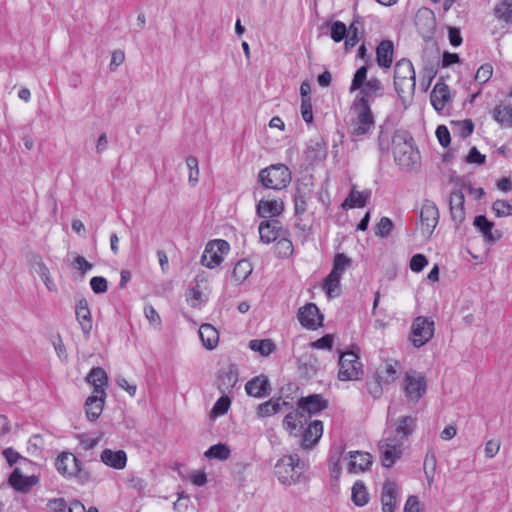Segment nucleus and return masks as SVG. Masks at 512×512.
I'll list each match as a JSON object with an SVG mask.
<instances>
[{
    "instance_id": "64",
    "label": "nucleus",
    "mask_w": 512,
    "mask_h": 512,
    "mask_svg": "<svg viewBox=\"0 0 512 512\" xmlns=\"http://www.w3.org/2000/svg\"><path fill=\"white\" fill-rule=\"evenodd\" d=\"M428 264L427 258L423 254H415L410 260V269L419 273Z\"/></svg>"
},
{
    "instance_id": "24",
    "label": "nucleus",
    "mask_w": 512,
    "mask_h": 512,
    "mask_svg": "<svg viewBox=\"0 0 512 512\" xmlns=\"http://www.w3.org/2000/svg\"><path fill=\"white\" fill-rule=\"evenodd\" d=\"M400 367L399 361L395 359H387L377 368L375 375L378 377L379 381L388 385L399 377Z\"/></svg>"
},
{
    "instance_id": "47",
    "label": "nucleus",
    "mask_w": 512,
    "mask_h": 512,
    "mask_svg": "<svg viewBox=\"0 0 512 512\" xmlns=\"http://www.w3.org/2000/svg\"><path fill=\"white\" fill-rule=\"evenodd\" d=\"M230 449L226 444L218 443L212 445L205 453L204 456L208 459H218L221 461L227 460L230 457Z\"/></svg>"
},
{
    "instance_id": "11",
    "label": "nucleus",
    "mask_w": 512,
    "mask_h": 512,
    "mask_svg": "<svg viewBox=\"0 0 512 512\" xmlns=\"http://www.w3.org/2000/svg\"><path fill=\"white\" fill-rule=\"evenodd\" d=\"M427 388L425 377L414 371H408L404 376V392L406 397L416 403L425 394Z\"/></svg>"
},
{
    "instance_id": "9",
    "label": "nucleus",
    "mask_w": 512,
    "mask_h": 512,
    "mask_svg": "<svg viewBox=\"0 0 512 512\" xmlns=\"http://www.w3.org/2000/svg\"><path fill=\"white\" fill-rule=\"evenodd\" d=\"M439 221V210L431 200H425L420 210L419 230L424 237H430Z\"/></svg>"
},
{
    "instance_id": "40",
    "label": "nucleus",
    "mask_w": 512,
    "mask_h": 512,
    "mask_svg": "<svg viewBox=\"0 0 512 512\" xmlns=\"http://www.w3.org/2000/svg\"><path fill=\"white\" fill-rule=\"evenodd\" d=\"M494 16L507 25L512 24V0H501L494 7Z\"/></svg>"
},
{
    "instance_id": "55",
    "label": "nucleus",
    "mask_w": 512,
    "mask_h": 512,
    "mask_svg": "<svg viewBox=\"0 0 512 512\" xmlns=\"http://www.w3.org/2000/svg\"><path fill=\"white\" fill-rule=\"evenodd\" d=\"M231 405V400L227 395L221 396L216 403L214 404L211 414L214 417L222 416L227 413L229 407Z\"/></svg>"
},
{
    "instance_id": "30",
    "label": "nucleus",
    "mask_w": 512,
    "mask_h": 512,
    "mask_svg": "<svg viewBox=\"0 0 512 512\" xmlns=\"http://www.w3.org/2000/svg\"><path fill=\"white\" fill-rule=\"evenodd\" d=\"M465 197L460 190H455L450 195V213L452 220L458 224L462 223L465 219L464 212Z\"/></svg>"
},
{
    "instance_id": "12",
    "label": "nucleus",
    "mask_w": 512,
    "mask_h": 512,
    "mask_svg": "<svg viewBox=\"0 0 512 512\" xmlns=\"http://www.w3.org/2000/svg\"><path fill=\"white\" fill-rule=\"evenodd\" d=\"M401 440L388 437L379 443L382 465L391 467L402 455Z\"/></svg>"
},
{
    "instance_id": "31",
    "label": "nucleus",
    "mask_w": 512,
    "mask_h": 512,
    "mask_svg": "<svg viewBox=\"0 0 512 512\" xmlns=\"http://www.w3.org/2000/svg\"><path fill=\"white\" fill-rule=\"evenodd\" d=\"M100 459L105 465L117 470L124 469L127 463V455L123 450L105 449L101 453Z\"/></svg>"
},
{
    "instance_id": "14",
    "label": "nucleus",
    "mask_w": 512,
    "mask_h": 512,
    "mask_svg": "<svg viewBox=\"0 0 512 512\" xmlns=\"http://www.w3.org/2000/svg\"><path fill=\"white\" fill-rule=\"evenodd\" d=\"M415 26L423 38H430L436 30V17L430 8H420L415 16Z\"/></svg>"
},
{
    "instance_id": "62",
    "label": "nucleus",
    "mask_w": 512,
    "mask_h": 512,
    "mask_svg": "<svg viewBox=\"0 0 512 512\" xmlns=\"http://www.w3.org/2000/svg\"><path fill=\"white\" fill-rule=\"evenodd\" d=\"M186 297L192 307H196L199 303L204 301L203 294L198 285L189 289L186 293Z\"/></svg>"
},
{
    "instance_id": "61",
    "label": "nucleus",
    "mask_w": 512,
    "mask_h": 512,
    "mask_svg": "<svg viewBox=\"0 0 512 512\" xmlns=\"http://www.w3.org/2000/svg\"><path fill=\"white\" fill-rule=\"evenodd\" d=\"M90 286L95 294L105 293L108 289L107 280L101 276H94L90 279Z\"/></svg>"
},
{
    "instance_id": "22",
    "label": "nucleus",
    "mask_w": 512,
    "mask_h": 512,
    "mask_svg": "<svg viewBox=\"0 0 512 512\" xmlns=\"http://www.w3.org/2000/svg\"><path fill=\"white\" fill-rule=\"evenodd\" d=\"M238 382V369L235 364L222 367L218 373V388L221 392H230Z\"/></svg>"
},
{
    "instance_id": "7",
    "label": "nucleus",
    "mask_w": 512,
    "mask_h": 512,
    "mask_svg": "<svg viewBox=\"0 0 512 512\" xmlns=\"http://www.w3.org/2000/svg\"><path fill=\"white\" fill-rule=\"evenodd\" d=\"M363 374L362 364L355 351H347L340 355L338 378L341 381H354Z\"/></svg>"
},
{
    "instance_id": "60",
    "label": "nucleus",
    "mask_w": 512,
    "mask_h": 512,
    "mask_svg": "<svg viewBox=\"0 0 512 512\" xmlns=\"http://www.w3.org/2000/svg\"><path fill=\"white\" fill-rule=\"evenodd\" d=\"M383 385H385L384 382L379 381V379H378V377L376 375H374L373 381H369L366 384L368 393L373 398H379L382 395V393H383V388H382Z\"/></svg>"
},
{
    "instance_id": "13",
    "label": "nucleus",
    "mask_w": 512,
    "mask_h": 512,
    "mask_svg": "<svg viewBox=\"0 0 512 512\" xmlns=\"http://www.w3.org/2000/svg\"><path fill=\"white\" fill-rule=\"evenodd\" d=\"M328 407V401L321 394L302 397L298 402L299 418L311 417Z\"/></svg>"
},
{
    "instance_id": "43",
    "label": "nucleus",
    "mask_w": 512,
    "mask_h": 512,
    "mask_svg": "<svg viewBox=\"0 0 512 512\" xmlns=\"http://www.w3.org/2000/svg\"><path fill=\"white\" fill-rule=\"evenodd\" d=\"M351 499L352 502L358 507H362L368 503L369 493L362 481L358 480L354 483L352 487Z\"/></svg>"
},
{
    "instance_id": "27",
    "label": "nucleus",
    "mask_w": 512,
    "mask_h": 512,
    "mask_svg": "<svg viewBox=\"0 0 512 512\" xmlns=\"http://www.w3.org/2000/svg\"><path fill=\"white\" fill-rule=\"evenodd\" d=\"M397 485L395 482L386 481L381 492V504L383 512H394L397 502Z\"/></svg>"
},
{
    "instance_id": "33",
    "label": "nucleus",
    "mask_w": 512,
    "mask_h": 512,
    "mask_svg": "<svg viewBox=\"0 0 512 512\" xmlns=\"http://www.w3.org/2000/svg\"><path fill=\"white\" fill-rule=\"evenodd\" d=\"M306 158L309 161L317 162L324 160L327 156V145L322 138L311 139L307 145Z\"/></svg>"
},
{
    "instance_id": "52",
    "label": "nucleus",
    "mask_w": 512,
    "mask_h": 512,
    "mask_svg": "<svg viewBox=\"0 0 512 512\" xmlns=\"http://www.w3.org/2000/svg\"><path fill=\"white\" fill-rule=\"evenodd\" d=\"M186 165L189 169V177L188 182L190 185L195 186L199 181V166H198V160L194 156H189L186 158Z\"/></svg>"
},
{
    "instance_id": "29",
    "label": "nucleus",
    "mask_w": 512,
    "mask_h": 512,
    "mask_svg": "<svg viewBox=\"0 0 512 512\" xmlns=\"http://www.w3.org/2000/svg\"><path fill=\"white\" fill-rule=\"evenodd\" d=\"M449 99L450 89L448 85L443 82L436 83L430 94V101L435 110L442 111Z\"/></svg>"
},
{
    "instance_id": "56",
    "label": "nucleus",
    "mask_w": 512,
    "mask_h": 512,
    "mask_svg": "<svg viewBox=\"0 0 512 512\" xmlns=\"http://www.w3.org/2000/svg\"><path fill=\"white\" fill-rule=\"evenodd\" d=\"M331 38L335 42H341L342 40L347 39V27L341 21H335L331 25Z\"/></svg>"
},
{
    "instance_id": "54",
    "label": "nucleus",
    "mask_w": 512,
    "mask_h": 512,
    "mask_svg": "<svg viewBox=\"0 0 512 512\" xmlns=\"http://www.w3.org/2000/svg\"><path fill=\"white\" fill-rule=\"evenodd\" d=\"M393 227L394 224L390 218L382 217L375 227V235L386 238L391 234Z\"/></svg>"
},
{
    "instance_id": "51",
    "label": "nucleus",
    "mask_w": 512,
    "mask_h": 512,
    "mask_svg": "<svg viewBox=\"0 0 512 512\" xmlns=\"http://www.w3.org/2000/svg\"><path fill=\"white\" fill-rule=\"evenodd\" d=\"M249 347L253 351L259 352L262 356H268L274 351L275 344L270 339H255L250 341Z\"/></svg>"
},
{
    "instance_id": "2",
    "label": "nucleus",
    "mask_w": 512,
    "mask_h": 512,
    "mask_svg": "<svg viewBox=\"0 0 512 512\" xmlns=\"http://www.w3.org/2000/svg\"><path fill=\"white\" fill-rule=\"evenodd\" d=\"M304 471L305 463L298 454L284 456L275 465V475L284 485L296 484Z\"/></svg>"
},
{
    "instance_id": "35",
    "label": "nucleus",
    "mask_w": 512,
    "mask_h": 512,
    "mask_svg": "<svg viewBox=\"0 0 512 512\" xmlns=\"http://www.w3.org/2000/svg\"><path fill=\"white\" fill-rule=\"evenodd\" d=\"M394 46L390 40H383L376 48V59L380 67L389 68L393 62Z\"/></svg>"
},
{
    "instance_id": "44",
    "label": "nucleus",
    "mask_w": 512,
    "mask_h": 512,
    "mask_svg": "<svg viewBox=\"0 0 512 512\" xmlns=\"http://www.w3.org/2000/svg\"><path fill=\"white\" fill-rule=\"evenodd\" d=\"M370 197V191H355L352 190L349 197L344 201L343 206L353 207H364Z\"/></svg>"
},
{
    "instance_id": "15",
    "label": "nucleus",
    "mask_w": 512,
    "mask_h": 512,
    "mask_svg": "<svg viewBox=\"0 0 512 512\" xmlns=\"http://www.w3.org/2000/svg\"><path fill=\"white\" fill-rule=\"evenodd\" d=\"M297 318L300 324L307 329H316L322 324L323 316L316 304L307 303L303 307L299 308Z\"/></svg>"
},
{
    "instance_id": "19",
    "label": "nucleus",
    "mask_w": 512,
    "mask_h": 512,
    "mask_svg": "<svg viewBox=\"0 0 512 512\" xmlns=\"http://www.w3.org/2000/svg\"><path fill=\"white\" fill-rule=\"evenodd\" d=\"M372 455L368 452L350 451L348 453L347 471L350 474H358L370 469Z\"/></svg>"
},
{
    "instance_id": "59",
    "label": "nucleus",
    "mask_w": 512,
    "mask_h": 512,
    "mask_svg": "<svg viewBox=\"0 0 512 512\" xmlns=\"http://www.w3.org/2000/svg\"><path fill=\"white\" fill-rule=\"evenodd\" d=\"M454 127L457 129L461 138H467L472 134L474 130V124L470 119L455 122Z\"/></svg>"
},
{
    "instance_id": "18",
    "label": "nucleus",
    "mask_w": 512,
    "mask_h": 512,
    "mask_svg": "<svg viewBox=\"0 0 512 512\" xmlns=\"http://www.w3.org/2000/svg\"><path fill=\"white\" fill-rule=\"evenodd\" d=\"M75 316L84 337L88 339L93 328V321L87 299L80 298L76 301Z\"/></svg>"
},
{
    "instance_id": "25",
    "label": "nucleus",
    "mask_w": 512,
    "mask_h": 512,
    "mask_svg": "<svg viewBox=\"0 0 512 512\" xmlns=\"http://www.w3.org/2000/svg\"><path fill=\"white\" fill-rule=\"evenodd\" d=\"M56 468L59 473L74 476L80 471L79 460L71 453H62L56 459Z\"/></svg>"
},
{
    "instance_id": "32",
    "label": "nucleus",
    "mask_w": 512,
    "mask_h": 512,
    "mask_svg": "<svg viewBox=\"0 0 512 512\" xmlns=\"http://www.w3.org/2000/svg\"><path fill=\"white\" fill-rule=\"evenodd\" d=\"M37 483L35 476H24L19 468H15L9 476V484L20 492H27Z\"/></svg>"
},
{
    "instance_id": "57",
    "label": "nucleus",
    "mask_w": 512,
    "mask_h": 512,
    "mask_svg": "<svg viewBox=\"0 0 512 512\" xmlns=\"http://www.w3.org/2000/svg\"><path fill=\"white\" fill-rule=\"evenodd\" d=\"M492 209L497 217H505L512 215V205L505 200H496Z\"/></svg>"
},
{
    "instance_id": "48",
    "label": "nucleus",
    "mask_w": 512,
    "mask_h": 512,
    "mask_svg": "<svg viewBox=\"0 0 512 512\" xmlns=\"http://www.w3.org/2000/svg\"><path fill=\"white\" fill-rule=\"evenodd\" d=\"M294 247L290 239L285 234L276 240L275 254L279 258H288L293 254Z\"/></svg>"
},
{
    "instance_id": "8",
    "label": "nucleus",
    "mask_w": 512,
    "mask_h": 512,
    "mask_svg": "<svg viewBox=\"0 0 512 512\" xmlns=\"http://www.w3.org/2000/svg\"><path fill=\"white\" fill-rule=\"evenodd\" d=\"M229 243L222 239L212 240L207 243L203 255L201 257V264L207 268H215L223 261V255L229 252Z\"/></svg>"
},
{
    "instance_id": "39",
    "label": "nucleus",
    "mask_w": 512,
    "mask_h": 512,
    "mask_svg": "<svg viewBox=\"0 0 512 512\" xmlns=\"http://www.w3.org/2000/svg\"><path fill=\"white\" fill-rule=\"evenodd\" d=\"M252 271V264L246 259H241L233 268L232 279L236 284H241L251 275Z\"/></svg>"
},
{
    "instance_id": "4",
    "label": "nucleus",
    "mask_w": 512,
    "mask_h": 512,
    "mask_svg": "<svg viewBox=\"0 0 512 512\" xmlns=\"http://www.w3.org/2000/svg\"><path fill=\"white\" fill-rule=\"evenodd\" d=\"M259 182L266 188L281 190L286 188L291 180L292 174L284 164H273L262 169L258 175Z\"/></svg>"
},
{
    "instance_id": "37",
    "label": "nucleus",
    "mask_w": 512,
    "mask_h": 512,
    "mask_svg": "<svg viewBox=\"0 0 512 512\" xmlns=\"http://www.w3.org/2000/svg\"><path fill=\"white\" fill-rule=\"evenodd\" d=\"M416 419L411 416H402L395 423V433L393 438L401 440V443L407 439L414 431Z\"/></svg>"
},
{
    "instance_id": "26",
    "label": "nucleus",
    "mask_w": 512,
    "mask_h": 512,
    "mask_svg": "<svg viewBox=\"0 0 512 512\" xmlns=\"http://www.w3.org/2000/svg\"><path fill=\"white\" fill-rule=\"evenodd\" d=\"M323 434V423L320 420L313 421L304 431L301 447L305 450L315 446Z\"/></svg>"
},
{
    "instance_id": "45",
    "label": "nucleus",
    "mask_w": 512,
    "mask_h": 512,
    "mask_svg": "<svg viewBox=\"0 0 512 512\" xmlns=\"http://www.w3.org/2000/svg\"><path fill=\"white\" fill-rule=\"evenodd\" d=\"M362 27V23L355 19L347 28V39L345 40V47L347 49L354 47L359 42Z\"/></svg>"
},
{
    "instance_id": "3",
    "label": "nucleus",
    "mask_w": 512,
    "mask_h": 512,
    "mask_svg": "<svg viewBox=\"0 0 512 512\" xmlns=\"http://www.w3.org/2000/svg\"><path fill=\"white\" fill-rule=\"evenodd\" d=\"M350 120V133L356 139H362L375 128V119L371 106L352 104Z\"/></svg>"
},
{
    "instance_id": "63",
    "label": "nucleus",
    "mask_w": 512,
    "mask_h": 512,
    "mask_svg": "<svg viewBox=\"0 0 512 512\" xmlns=\"http://www.w3.org/2000/svg\"><path fill=\"white\" fill-rule=\"evenodd\" d=\"M73 266L79 270L80 275L84 277L88 271L93 268V264L88 262L83 256L78 255L73 261Z\"/></svg>"
},
{
    "instance_id": "1",
    "label": "nucleus",
    "mask_w": 512,
    "mask_h": 512,
    "mask_svg": "<svg viewBox=\"0 0 512 512\" xmlns=\"http://www.w3.org/2000/svg\"><path fill=\"white\" fill-rule=\"evenodd\" d=\"M390 145H392V152L394 161L402 169L412 170L418 164L420 154L413 146V138L406 130L400 129L391 133L380 126L378 136V149L381 155L389 153Z\"/></svg>"
},
{
    "instance_id": "20",
    "label": "nucleus",
    "mask_w": 512,
    "mask_h": 512,
    "mask_svg": "<svg viewBox=\"0 0 512 512\" xmlns=\"http://www.w3.org/2000/svg\"><path fill=\"white\" fill-rule=\"evenodd\" d=\"M258 230L260 240L265 244L275 242L278 238L286 234L280 221L275 219L262 221Z\"/></svg>"
},
{
    "instance_id": "5",
    "label": "nucleus",
    "mask_w": 512,
    "mask_h": 512,
    "mask_svg": "<svg viewBox=\"0 0 512 512\" xmlns=\"http://www.w3.org/2000/svg\"><path fill=\"white\" fill-rule=\"evenodd\" d=\"M394 87L400 97L403 94H410L415 91V71L410 60L403 58L395 64Z\"/></svg>"
},
{
    "instance_id": "58",
    "label": "nucleus",
    "mask_w": 512,
    "mask_h": 512,
    "mask_svg": "<svg viewBox=\"0 0 512 512\" xmlns=\"http://www.w3.org/2000/svg\"><path fill=\"white\" fill-rule=\"evenodd\" d=\"M492 73H493L492 65L489 63H485L478 68V70L475 74V77H474L475 81L480 84H484L491 78Z\"/></svg>"
},
{
    "instance_id": "38",
    "label": "nucleus",
    "mask_w": 512,
    "mask_h": 512,
    "mask_svg": "<svg viewBox=\"0 0 512 512\" xmlns=\"http://www.w3.org/2000/svg\"><path fill=\"white\" fill-rule=\"evenodd\" d=\"M199 336L203 345L212 350L217 347L219 342V333L211 324H203L199 328Z\"/></svg>"
},
{
    "instance_id": "10",
    "label": "nucleus",
    "mask_w": 512,
    "mask_h": 512,
    "mask_svg": "<svg viewBox=\"0 0 512 512\" xmlns=\"http://www.w3.org/2000/svg\"><path fill=\"white\" fill-rule=\"evenodd\" d=\"M434 335V321L427 317L415 318L411 328V341L415 347L425 345Z\"/></svg>"
},
{
    "instance_id": "50",
    "label": "nucleus",
    "mask_w": 512,
    "mask_h": 512,
    "mask_svg": "<svg viewBox=\"0 0 512 512\" xmlns=\"http://www.w3.org/2000/svg\"><path fill=\"white\" fill-rule=\"evenodd\" d=\"M352 260L347 257L344 253H338L335 255L333 260V267L330 274L342 277L344 271L351 265Z\"/></svg>"
},
{
    "instance_id": "42",
    "label": "nucleus",
    "mask_w": 512,
    "mask_h": 512,
    "mask_svg": "<svg viewBox=\"0 0 512 512\" xmlns=\"http://www.w3.org/2000/svg\"><path fill=\"white\" fill-rule=\"evenodd\" d=\"M34 270L39 275V277L42 279V281H43L44 285L46 286V288L48 289V291H50V292L57 291V286L51 277L48 267L46 266V264L43 261H41V260L35 261L34 262Z\"/></svg>"
},
{
    "instance_id": "21",
    "label": "nucleus",
    "mask_w": 512,
    "mask_h": 512,
    "mask_svg": "<svg viewBox=\"0 0 512 512\" xmlns=\"http://www.w3.org/2000/svg\"><path fill=\"white\" fill-rule=\"evenodd\" d=\"M346 446L343 443L333 445L328 455V468L330 477L333 481L338 482L342 473L340 465L342 456L345 452Z\"/></svg>"
},
{
    "instance_id": "46",
    "label": "nucleus",
    "mask_w": 512,
    "mask_h": 512,
    "mask_svg": "<svg viewBox=\"0 0 512 512\" xmlns=\"http://www.w3.org/2000/svg\"><path fill=\"white\" fill-rule=\"evenodd\" d=\"M340 280L341 277L330 273L325 278L323 289L329 298H336L340 295Z\"/></svg>"
},
{
    "instance_id": "17",
    "label": "nucleus",
    "mask_w": 512,
    "mask_h": 512,
    "mask_svg": "<svg viewBox=\"0 0 512 512\" xmlns=\"http://www.w3.org/2000/svg\"><path fill=\"white\" fill-rule=\"evenodd\" d=\"M383 85L378 78H370L361 88L354 100V104L371 106L370 100L373 97L382 95Z\"/></svg>"
},
{
    "instance_id": "53",
    "label": "nucleus",
    "mask_w": 512,
    "mask_h": 512,
    "mask_svg": "<svg viewBox=\"0 0 512 512\" xmlns=\"http://www.w3.org/2000/svg\"><path fill=\"white\" fill-rule=\"evenodd\" d=\"M367 67L361 66L359 67L352 79V83L350 86V92H354L358 89H360L368 80H367Z\"/></svg>"
},
{
    "instance_id": "36",
    "label": "nucleus",
    "mask_w": 512,
    "mask_h": 512,
    "mask_svg": "<svg viewBox=\"0 0 512 512\" xmlns=\"http://www.w3.org/2000/svg\"><path fill=\"white\" fill-rule=\"evenodd\" d=\"M283 209V203L277 200H260L257 205V214L262 218H270L280 215Z\"/></svg>"
},
{
    "instance_id": "41",
    "label": "nucleus",
    "mask_w": 512,
    "mask_h": 512,
    "mask_svg": "<svg viewBox=\"0 0 512 512\" xmlns=\"http://www.w3.org/2000/svg\"><path fill=\"white\" fill-rule=\"evenodd\" d=\"M493 118L503 127L512 126V107L499 104L493 110Z\"/></svg>"
},
{
    "instance_id": "6",
    "label": "nucleus",
    "mask_w": 512,
    "mask_h": 512,
    "mask_svg": "<svg viewBox=\"0 0 512 512\" xmlns=\"http://www.w3.org/2000/svg\"><path fill=\"white\" fill-rule=\"evenodd\" d=\"M314 181L311 175H306L297 181L294 194L295 215L300 217L305 214L312 205L315 197Z\"/></svg>"
},
{
    "instance_id": "34",
    "label": "nucleus",
    "mask_w": 512,
    "mask_h": 512,
    "mask_svg": "<svg viewBox=\"0 0 512 512\" xmlns=\"http://www.w3.org/2000/svg\"><path fill=\"white\" fill-rule=\"evenodd\" d=\"M105 397L102 394L90 395L85 402V412L88 420L95 421L103 411Z\"/></svg>"
},
{
    "instance_id": "23",
    "label": "nucleus",
    "mask_w": 512,
    "mask_h": 512,
    "mask_svg": "<svg viewBox=\"0 0 512 512\" xmlns=\"http://www.w3.org/2000/svg\"><path fill=\"white\" fill-rule=\"evenodd\" d=\"M245 391L249 396L263 398L271 392L270 382L265 375H258L246 383Z\"/></svg>"
},
{
    "instance_id": "49",
    "label": "nucleus",
    "mask_w": 512,
    "mask_h": 512,
    "mask_svg": "<svg viewBox=\"0 0 512 512\" xmlns=\"http://www.w3.org/2000/svg\"><path fill=\"white\" fill-rule=\"evenodd\" d=\"M280 410V398L277 400L270 399L258 406L257 415L261 418H265L278 413Z\"/></svg>"
},
{
    "instance_id": "28",
    "label": "nucleus",
    "mask_w": 512,
    "mask_h": 512,
    "mask_svg": "<svg viewBox=\"0 0 512 512\" xmlns=\"http://www.w3.org/2000/svg\"><path fill=\"white\" fill-rule=\"evenodd\" d=\"M86 381L93 386L94 393L102 394V397H106L104 387L108 384V376L103 368H92L86 377Z\"/></svg>"
},
{
    "instance_id": "16",
    "label": "nucleus",
    "mask_w": 512,
    "mask_h": 512,
    "mask_svg": "<svg viewBox=\"0 0 512 512\" xmlns=\"http://www.w3.org/2000/svg\"><path fill=\"white\" fill-rule=\"evenodd\" d=\"M473 225L481 233L486 244L492 245L503 237L502 231L494 229V223L489 221L485 215L476 216Z\"/></svg>"
}]
</instances>
